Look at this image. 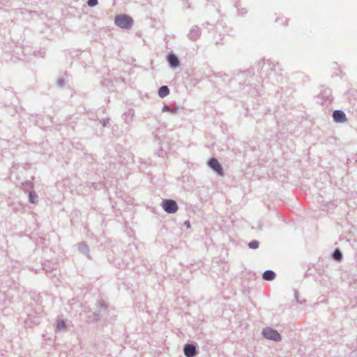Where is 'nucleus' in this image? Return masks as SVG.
Listing matches in <instances>:
<instances>
[{"label":"nucleus","mask_w":357,"mask_h":357,"mask_svg":"<svg viewBox=\"0 0 357 357\" xmlns=\"http://www.w3.org/2000/svg\"><path fill=\"white\" fill-rule=\"evenodd\" d=\"M132 19L128 15H118L115 18V24L123 29H130L132 26Z\"/></svg>","instance_id":"f257e3e1"},{"label":"nucleus","mask_w":357,"mask_h":357,"mask_svg":"<svg viewBox=\"0 0 357 357\" xmlns=\"http://www.w3.org/2000/svg\"><path fill=\"white\" fill-rule=\"evenodd\" d=\"M162 206L163 209L168 213H176L178 209L176 202L172 199L164 200Z\"/></svg>","instance_id":"f03ea898"},{"label":"nucleus","mask_w":357,"mask_h":357,"mask_svg":"<svg viewBox=\"0 0 357 357\" xmlns=\"http://www.w3.org/2000/svg\"><path fill=\"white\" fill-rule=\"evenodd\" d=\"M263 335L266 338L274 341H279L281 340V336L278 333V331L270 328L264 329L263 331Z\"/></svg>","instance_id":"7ed1b4c3"},{"label":"nucleus","mask_w":357,"mask_h":357,"mask_svg":"<svg viewBox=\"0 0 357 357\" xmlns=\"http://www.w3.org/2000/svg\"><path fill=\"white\" fill-rule=\"evenodd\" d=\"M208 166L215 171L219 175H223V169L221 165L219 163L217 159L211 158L208 162Z\"/></svg>","instance_id":"20e7f679"},{"label":"nucleus","mask_w":357,"mask_h":357,"mask_svg":"<svg viewBox=\"0 0 357 357\" xmlns=\"http://www.w3.org/2000/svg\"><path fill=\"white\" fill-rule=\"evenodd\" d=\"M333 119L337 123H344L347 121V118L344 113L340 110H335L333 114Z\"/></svg>","instance_id":"39448f33"},{"label":"nucleus","mask_w":357,"mask_h":357,"mask_svg":"<svg viewBox=\"0 0 357 357\" xmlns=\"http://www.w3.org/2000/svg\"><path fill=\"white\" fill-rule=\"evenodd\" d=\"M184 354L187 357H193L196 354V348L192 344H187L184 348Z\"/></svg>","instance_id":"423d86ee"},{"label":"nucleus","mask_w":357,"mask_h":357,"mask_svg":"<svg viewBox=\"0 0 357 357\" xmlns=\"http://www.w3.org/2000/svg\"><path fill=\"white\" fill-rule=\"evenodd\" d=\"M168 61L172 67L176 68L179 66V61L177 56L174 54H170L167 57Z\"/></svg>","instance_id":"0eeeda50"},{"label":"nucleus","mask_w":357,"mask_h":357,"mask_svg":"<svg viewBox=\"0 0 357 357\" xmlns=\"http://www.w3.org/2000/svg\"><path fill=\"white\" fill-rule=\"evenodd\" d=\"M275 278V274L272 271H266L263 273V279L268 281H271Z\"/></svg>","instance_id":"6e6552de"},{"label":"nucleus","mask_w":357,"mask_h":357,"mask_svg":"<svg viewBox=\"0 0 357 357\" xmlns=\"http://www.w3.org/2000/svg\"><path fill=\"white\" fill-rule=\"evenodd\" d=\"M169 93V90L167 86H161L158 91V95L161 98L166 97Z\"/></svg>","instance_id":"1a4fd4ad"},{"label":"nucleus","mask_w":357,"mask_h":357,"mask_svg":"<svg viewBox=\"0 0 357 357\" xmlns=\"http://www.w3.org/2000/svg\"><path fill=\"white\" fill-rule=\"evenodd\" d=\"M249 247L252 249H256L259 247V242L257 241H252L249 243Z\"/></svg>","instance_id":"9d476101"},{"label":"nucleus","mask_w":357,"mask_h":357,"mask_svg":"<svg viewBox=\"0 0 357 357\" xmlns=\"http://www.w3.org/2000/svg\"><path fill=\"white\" fill-rule=\"evenodd\" d=\"M333 257L336 260H340L342 257V254L340 250H336L333 253Z\"/></svg>","instance_id":"9b49d317"},{"label":"nucleus","mask_w":357,"mask_h":357,"mask_svg":"<svg viewBox=\"0 0 357 357\" xmlns=\"http://www.w3.org/2000/svg\"><path fill=\"white\" fill-rule=\"evenodd\" d=\"M56 327L59 330L63 329L65 328V322L63 321H59Z\"/></svg>","instance_id":"f8f14e48"},{"label":"nucleus","mask_w":357,"mask_h":357,"mask_svg":"<svg viewBox=\"0 0 357 357\" xmlns=\"http://www.w3.org/2000/svg\"><path fill=\"white\" fill-rule=\"evenodd\" d=\"M98 4V0H89L88 1V5L89 6H95Z\"/></svg>","instance_id":"ddd939ff"},{"label":"nucleus","mask_w":357,"mask_h":357,"mask_svg":"<svg viewBox=\"0 0 357 357\" xmlns=\"http://www.w3.org/2000/svg\"><path fill=\"white\" fill-rule=\"evenodd\" d=\"M35 197H36V195H35L34 193L31 192V193L29 194L30 201H31L32 203H34V202H35V201L33 200V199L35 198Z\"/></svg>","instance_id":"4468645a"},{"label":"nucleus","mask_w":357,"mask_h":357,"mask_svg":"<svg viewBox=\"0 0 357 357\" xmlns=\"http://www.w3.org/2000/svg\"><path fill=\"white\" fill-rule=\"evenodd\" d=\"M162 110L163 111H169V107L167 106H164Z\"/></svg>","instance_id":"2eb2a0df"},{"label":"nucleus","mask_w":357,"mask_h":357,"mask_svg":"<svg viewBox=\"0 0 357 357\" xmlns=\"http://www.w3.org/2000/svg\"><path fill=\"white\" fill-rule=\"evenodd\" d=\"M186 226H188V227H190V224H189V222H188V223L186 224Z\"/></svg>","instance_id":"dca6fc26"}]
</instances>
